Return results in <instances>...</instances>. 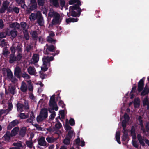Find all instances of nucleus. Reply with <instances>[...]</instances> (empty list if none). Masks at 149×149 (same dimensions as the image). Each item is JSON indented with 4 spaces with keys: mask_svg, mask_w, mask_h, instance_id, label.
<instances>
[{
    "mask_svg": "<svg viewBox=\"0 0 149 149\" xmlns=\"http://www.w3.org/2000/svg\"><path fill=\"white\" fill-rule=\"evenodd\" d=\"M74 3L76 4L74 6H71L69 8L70 13L73 17H79L81 11L79 6L81 5L79 0H70L69 1L70 4Z\"/></svg>",
    "mask_w": 149,
    "mask_h": 149,
    "instance_id": "nucleus-1",
    "label": "nucleus"
},
{
    "mask_svg": "<svg viewBox=\"0 0 149 149\" xmlns=\"http://www.w3.org/2000/svg\"><path fill=\"white\" fill-rule=\"evenodd\" d=\"M54 98L55 95H53L51 97L49 101L50 108L48 110L49 112L51 113L50 118L51 119L54 118L56 116V113L53 111V110L56 111L58 109V107L55 101Z\"/></svg>",
    "mask_w": 149,
    "mask_h": 149,
    "instance_id": "nucleus-2",
    "label": "nucleus"
},
{
    "mask_svg": "<svg viewBox=\"0 0 149 149\" xmlns=\"http://www.w3.org/2000/svg\"><path fill=\"white\" fill-rule=\"evenodd\" d=\"M120 119L122 121V126L124 130L122 139L123 140L125 141L128 136V131L125 130V128L127 125L128 124L129 117L127 114L125 113L123 116H120Z\"/></svg>",
    "mask_w": 149,
    "mask_h": 149,
    "instance_id": "nucleus-3",
    "label": "nucleus"
},
{
    "mask_svg": "<svg viewBox=\"0 0 149 149\" xmlns=\"http://www.w3.org/2000/svg\"><path fill=\"white\" fill-rule=\"evenodd\" d=\"M53 60V58L52 57H44L42 58L43 65L41 67L42 70L44 71L47 70L50 66V61Z\"/></svg>",
    "mask_w": 149,
    "mask_h": 149,
    "instance_id": "nucleus-4",
    "label": "nucleus"
},
{
    "mask_svg": "<svg viewBox=\"0 0 149 149\" xmlns=\"http://www.w3.org/2000/svg\"><path fill=\"white\" fill-rule=\"evenodd\" d=\"M48 116L47 110L46 109H42L39 115L37 118V121L38 122H41L45 119Z\"/></svg>",
    "mask_w": 149,
    "mask_h": 149,
    "instance_id": "nucleus-5",
    "label": "nucleus"
},
{
    "mask_svg": "<svg viewBox=\"0 0 149 149\" xmlns=\"http://www.w3.org/2000/svg\"><path fill=\"white\" fill-rule=\"evenodd\" d=\"M58 117H57L56 118V120L57 121V123L55 124L54 127H50L47 129V130L51 133H56V132L58 131L62 127V125L58 121Z\"/></svg>",
    "mask_w": 149,
    "mask_h": 149,
    "instance_id": "nucleus-6",
    "label": "nucleus"
},
{
    "mask_svg": "<svg viewBox=\"0 0 149 149\" xmlns=\"http://www.w3.org/2000/svg\"><path fill=\"white\" fill-rule=\"evenodd\" d=\"M131 134L132 137V144L133 146L136 148L137 147L138 145L137 142L135 141L134 140L136 139L135 129L134 126H132L131 130Z\"/></svg>",
    "mask_w": 149,
    "mask_h": 149,
    "instance_id": "nucleus-7",
    "label": "nucleus"
},
{
    "mask_svg": "<svg viewBox=\"0 0 149 149\" xmlns=\"http://www.w3.org/2000/svg\"><path fill=\"white\" fill-rule=\"evenodd\" d=\"M38 18L37 20V22L39 25L42 26L44 25V21L43 17L40 12H38Z\"/></svg>",
    "mask_w": 149,
    "mask_h": 149,
    "instance_id": "nucleus-8",
    "label": "nucleus"
},
{
    "mask_svg": "<svg viewBox=\"0 0 149 149\" xmlns=\"http://www.w3.org/2000/svg\"><path fill=\"white\" fill-rule=\"evenodd\" d=\"M13 108V106L12 103H8V109L6 110H0V115L1 116L3 114H7Z\"/></svg>",
    "mask_w": 149,
    "mask_h": 149,
    "instance_id": "nucleus-9",
    "label": "nucleus"
},
{
    "mask_svg": "<svg viewBox=\"0 0 149 149\" xmlns=\"http://www.w3.org/2000/svg\"><path fill=\"white\" fill-rule=\"evenodd\" d=\"M61 19L60 17V15L59 14L57 16H56L53 18L52 21L53 24H59L61 21Z\"/></svg>",
    "mask_w": 149,
    "mask_h": 149,
    "instance_id": "nucleus-10",
    "label": "nucleus"
},
{
    "mask_svg": "<svg viewBox=\"0 0 149 149\" xmlns=\"http://www.w3.org/2000/svg\"><path fill=\"white\" fill-rule=\"evenodd\" d=\"M145 78H143L138 83V91L140 92L143 89L144 86V82Z\"/></svg>",
    "mask_w": 149,
    "mask_h": 149,
    "instance_id": "nucleus-11",
    "label": "nucleus"
},
{
    "mask_svg": "<svg viewBox=\"0 0 149 149\" xmlns=\"http://www.w3.org/2000/svg\"><path fill=\"white\" fill-rule=\"evenodd\" d=\"M74 144H75L77 146H83L85 145V142L83 140H81L80 138L78 137L74 141Z\"/></svg>",
    "mask_w": 149,
    "mask_h": 149,
    "instance_id": "nucleus-12",
    "label": "nucleus"
},
{
    "mask_svg": "<svg viewBox=\"0 0 149 149\" xmlns=\"http://www.w3.org/2000/svg\"><path fill=\"white\" fill-rule=\"evenodd\" d=\"M9 2L6 1H4L3 6L1 9L0 11L1 13H3L4 12V11L7 9L8 8L9 5Z\"/></svg>",
    "mask_w": 149,
    "mask_h": 149,
    "instance_id": "nucleus-13",
    "label": "nucleus"
},
{
    "mask_svg": "<svg viewBox=\"0 0 149 149\" xmlns=\"http://www.w3.org/2000/svg\"><path fill=\"white\" fill-rule=\"evenodd\" d=\"M14 74L16 77L20 78L21 75V69L19 67H16L15 69Z\"/></svg>",
    "mask_w": 149,
    "mask_h": 149,
    "instance_id": "nucleus-14",
    "label": "nucleus"
},
{
    "mask_svg": "<svg viewBox=\"0 0 149 149\" xmlns=\"http://www.w3.org/2000/svg\"><path fill=\"white\" fill-rule=\"evenodd\" d=\"M19 123V121L17 120H15L11 122L8 127V130H10L13 127Z\"/></svg>",
    "mask_w": 149,
    "mask_h": 149,
    "instance_id": "nucleus-15",
    "label": "nucleus"
},
{
    "mask_svg": "<svg viewBox=\"0 0 149 149\" xmlns=\"http://www.w3.org/2000/svg\"><path fill=\"white\" fill-rule=\"evenodd\" d=\"M58 13L54 11L53 9H51L50 10L48 14V17H55L56 16L58 15Z\"/></svg>",
    "mask_w": 149,
    "mask_h": 149,
    "instance_id": "nucleus-16",
    "label": "nucleus"
},
{
    "mask_svg": "<svg viewBox=\"0 0 149 149\" xmlns=\"http://www.w3.org/2000/svg\"><path fill=\"white\" fill-rule=\"evenodd\" d=\"M38 144L43 146H45L46 145V142L45 140V138L43 137H41L38 141Z\"/></svg>",
    "mask_w": 149,
    "mask_h": 149,
    "instance_id": "nucleus-17",
    "label": "nucleus"
},
{
    "mask_svg": "<svg viewBox=\"0 0 149 149\" xmlns=\"http://www.w3.org/2000/svg\"><path fill=\"white\" fill-rule=\"evenodd\" d=\"M46 46L47 47V49L45 51V50L44 51V53L45 54H49L47 51H53L55 49V47L52 45L48 46L47 45H46Z\"/></svg>",
    "mask_w": 149,
    "mask_h": 149,
    "instance_id": "nucleus-18",
    "label": "nucleus"
},
{
    "mask_svg": "<svg viewBox=\"0 0 149 149\" xmlns=\"http://www.w3.org/2000/svg\"><path fill=\"white\" fill-rule=\"evenodd\" d=\"M37 7L36 0H31V3L30 7V10H32L36 9Z\"/></svg>",
    "mask_w": 149,
    "mask_h": 149,
    "instance_id": "nucleus-19",
    "label": "nucleus"
},
{
    "mask_svg": "<svg viewBox=\"0 0 149 149\" xmlns=\"http://www.w3.org/2000/svg\"><path fill=\"white\" fill-rule=\"evenodd\" d=\"M28 72L30 75H35L36 72L35 68L33 67L30 66L27 69Z\"/></svg>",
    "mask_w": 149,
    "mask_h": 149,
    "instance_id": "nucleus-20",
    "label": "nucleus"
},
{
    "mask_svg": "<svg viewBox=\"0 0 149 149\" xmlns=\"http://www.w3.org/2000/svg\"><path fill=\"white\" fill-rule=\"evenodd\" d=\"M140 103V99L139 98H135L133 104L135 108H138L139 107Z\"/></svg>",
    "mask_w": 149,
    "mask_h": 149,
    "instance_id": "nucleus-21",
    "label": "nucleus"
},
{
    "mask_svg": "<svg viewBox=\"0 0 149 149\" xmlns=\"http://www.w3.org/2000/svg\"><path fill=\"white\" fill-rule=\"evenodd\" d=\"M7 34L8 36H11V38L13 39L16 36L17 32L15 30H13L9 32H7Z\"/></svg>",
    "mask_w": 149,
    "mask_h": 149,
    "instance_id": "nucleus-22",
    "label": "nucleus"
},
{
    "mask_svg": "<svg viewBox=\"0 0 149 149\" xmlns=\"http://www.w3.org/2000/svg\"><path fill=\"white\" fill-rule=\"evenodd\" d=\"M39 12H40V11H38L37 12L36 14H35L34 13H32L30 15L29 17V19L30 20H33L34 21L36 19H38V13Z\"/></svg>",
    "mask_w": 149,
    "mask_h": 149,
    "instance_id": "nucleus-23",
    "label": "nucleus"
},
{
    "mask_svg": "<svg viewBox=\"0 0 149 149\" xmlns=\"http://www.w3.org/2000/svg\"><path fill=\"white\" fill-rule=\"evenodd\" d=\"M19 130V129L18 127L14 128L12 130L11 133V136H14L18 134Z\"/></svg>",
    "mask_w": 149,
    "mask_h": 149,
    "instance_id": "nucleus-24",
    "label": "nucleus"
},
{
    "mask_svg": "<svg viewBox=\"0 0 149 149\" xmlns=\"http://www.w3.org/2000/svg\"><path fill=\"white\" fill-rule=\"evenodd\" d=\"M12 136L10 132H7L4 135L3 138L6 141H9L10 139V137Z\"/></svg>",
    "mask_w": 149,
    "mask_h": 149,
    "instance_id": "nucleus-25",
    "label": "nucleus"
},
{
    "mask_svg": "<svg viewBox=\"0 0 149 149\" xmlns=\"http://www.w3.org/2000/svg\"><path fill=\"white\" fill-rule=\"evenodd\" d=\"M39 57L38 55L37 54H33L32 59V62L33 63H35L38 61Z\"/></svg>",
    "mask_w": 149,
    "mask_h": 149,
    "instance_id": "nucleus-26",
    "label": "nucleus"
},
{
    "mask_svg": "<svg viewBox=\"0 0 149 149\" xmlns=\"http://www.w3.org/2000/svg\"><path fill=\"white\" fill-rule=\"evenodd\" d=\"M13 145L15 147L10 148V149H20V148L22 146L21 142L14 143Z\"/></svg>",
    "mask_w": 149,
    "mask_h": 149,
    "instance_id": "nucleus-27",
    "label": "nucleus"
},
{
    "mask_svg": "<svg viewBox=\"0 0 149 149\" xmlns=\"http://www.w3.org/2000/svg\"><path fill=\"white\" fill-rule=\"evenodd\" d=\"M143 106L146 105L147 109L149 108V100L147 97H145L143 100Z\"/></svg>",
    "mask_w": 149,
    "mask_h": 149,
    "instance_id": "nucleus-28",
    "label": "nucleus"
},
{
    "mask_svg": "<svg viewBox=\"0 0 149 149\" xmlns=\"http://www.w3.org/2000/svg\"><path fill=\"white\" fill-rule=\"evenodd\" d=\"M21 91L23 92H25L27 90V88L26 84L23 82L22 83L20 87Z\"/></svg>",
    "mask_w": 149,
    "mask_h": 149,
    "instance_id": "nucleus-29",
    "label": "nucleus"
},
{
    "mask_svg": "<svg viewBox=\"0 0 149 149\" xmlns=\"http://www.w3.org/2000/svg\"><path fill=\"white\" fill-rule=\"evenodd\" d=\"M74 135L75 134L74 131L72 130H70L68 132L66 137L67 138H68L70 139L71 138L74 137Z\"/></svg>",
    "mask_w": 149,
    "mask_h": 149,
    "instance_id": "nucleus-30",
    "label": "nucleus"
},
{
    "mask_svg": "<svg viewBox=\"0 0 149 149\" xmlns=\"http://www.w3.org/2000/svg\"><path fill=\"white\" fill-rule=\"evenodd\" d=\"M137 123L140 125L141 129L143 130V132H145V130L143 129V126L142 124V118L141 116H139L138 118Z\"/></svg>",
    "mask_w": 149,
    "mask_h": 149,
    "instance_id": "nucleus-31",
    "label": "nucleus"
},
{
    "mask_svg": "<svg viewBox=\"0 0 149 149\" xmlns=\"http://www.w3.org/2000/svg\"><path fill=\"white\" fill-rule=\"evenodd\" d=\"M78 19L74 18H69L66 19V22L67 24H68L70 22H76L78 21Z\"/></svg>",
    "mask_w": 149,
    "mask_h": 149,
    "instance_id": "nucleus-32",
    "label": "nucleus"
},
{
    "mask_svg": "<svg viewBox=\"0 0 149 149\" xmlns=\"http://www.w3.org/2000/svg\"><path fill=\"white\" fill-rule=\"evenodd\" d=\"M17 111L20 112L23 111L24 109V106L20 103L17 104Z\"/></svg>",
    "mask_w": 149,
    "mask_h": 149,
    "instance_id": "nucleus-33",
    "label": "nucleus"
},
{
    "mask_svg": "<svg viewBox=\"0 0 149 149\" xmlns=\"http://www.w3.org/2000/svg\"><path fill=\"white\" fill-rule=\"evenodd\" d=\"M50 3L56 7L59 6L58 0H50Z\"/></svg>",
    "mask_w": 149,
    "mask_h": 149,
    "instance_id": "nucleus-34",
    "label": "nucleus"
},
{
    "mask_svg": "<svg viewBox=\"0 0 149 149\" xmlns=\"http://www.w3.org/2000/svg\"><path fill=\"white\" fill-rule=\"evenodd\" d=\"M42 97V98L39 101V104H42L43 102H46L48 99L47 98L45 95H43Z\"/></svg>",
    "mask_w": 149,
    "mask_h": 149,
    "instance_id": "nucleus-35",
    "label": "nucleus"
},
{
    "mask_svg": "<svg viewBox=\"0 0 149 149\" xmlns=\"http://www.w3.org/2000/svg\"><path fill=\"white\" fill-rule=\"evenodd\" d=\"M137 138L139 141L140 143L142 146H144L145 143L144 142V140L142 139L141 135L138 134L137 135Z\"/></svg>",
    "mask_w": 149,
    "mask_h": 149,
    "instance_id": "nucleus-36",
    "label": "nucleus"
},
{
    "mask_svg": "<svg viewBox=\"0 0 149 149\" xmlns=\"http://www.w3.org/2000/svg\"><path fill=\"white\" fill-rule=\"evenodd\" d=\"M10 26L11 28H15L18 29L19 28L20 25L17 23L15 22L10 24Z\"/></svg>",
    "mask_w": 149,
    "mask_h": 149,
    "instance_id": "nucleus-37",
    "label": "nucleus"
},
{
    "mask_svg": "<svg viewBox=\"0 0 149 149\" xmlns=\"http://www.w3.org/2000/svg\"><path fill=\"white\" fill-rule=\"evenodd\" d=\"M120 132L119 131H117L116 132V139L117 142L119 144H121V142L120 140Z\"/></svg>",
    "mask_w": 149,
    "mask_h": 149,
    "instance_id": "nucleus-38",
    "label": "nucleus"
},
{
    "mask_svg": "<svg viewBox=\"0 0 149 149\" xmlns=\"http://www.w3.org/2000/svg\"><path fill=\"white\" fill-rule=\"evenodd\" d=\"M26 128L25 127H23L20 130L19 132L20 135L22 137H23L26 132Z\"/></svg>",
    "mask_w": 149,
    "mask_h": 149,
    "instance_id": "nucleus-39",
    "label": "nucleus"
},
{
    "mask_svg": "<svg viewBox=\"0 0 149 149\" xmlns=\"http://www.w3.org/2000/svg\"><path fill=\"white\" fill-rule=\"evenodd\" d=\"M46 140L49 143H52L54 142L57 140V138H53L52 137H47L46 138Z\"/></svg>",
    "mask_w": 149,
    "mask_h": 149,
    "instance_id": "nucleus-40",
    "label": "nucleus"
},
{
    "mask_svg": "<svg viewBox=\"0 0 149 149\" xmlns=\"http://www.w3.org/2000/svg\"><path fill=\"white\" fill-rule=\"evenodd\" d=\"M21 27L23 29L24 31H27V29L29 28L28 26H27L26 23L24 22L21 23Z\"/></svg>",
    "mask_w": 149,
    "mask_h": 149,
    "instance_id": "nucleus-41",
    "label": "nucleus"
},
{
    "mask_svg": "<svg viewBox=\"0 0 149 149\" xmlns=\"http://www.w3.org/2000/svg\"><path fill=\"white\" fill-rule=\"evenodd\" d=\"M18 116L21 119H24L28 117L27 115H26L24 113H20L18 115Z\"/></svg>",
    "mask_w": 149,
    "mask_h": 149,
    "instance_id": "nucleus-42",
    "label": "nucleus"
},
{
    "mask_svg": "<svg viewBox=\"0 0 149 149\" xmlns=\"http://www.w3.org/2000/svg\"><path fill=\"white\" fill-rule=\"evenodd\" d=\"M15 60H16V58H15L14 57V55L13 54H12L10 57V63H12Z\"/></svg>",
    "mask_w": 149,
    "mask_h": 149,
    "instance_id": "nucleus-43",
    "label": "nucleus"
},
{
    "mask_svg": "<svg viewBox=\"0 0 149 149\" xmlns=\"http://www.w3.org/2000/svg\"><path fill=\"white\" fill-rule=\"evenodd\" d=\"M59 117L62 119H63L64 118V111L63 110H60L59 111Z\"/></svg>",
    "mask_w": 149,
    "mask_h": 149,
    "instance_id": "nucleus-44",
    "label": "nucleus"
},
{
    "mask_svg": "<svg viewBox=\"0 0 149 149\" xmlns=\"http://www.w3.org/2000/svg\"><path fill=\"white\" fill-rule=\"evenodd\" d=\"M68 119H66V124L65 125V129L66 130H70L71 129L72 127L70 126L69 125H68Z\"/></svg>",
    "mask_w": 149,
    "mask_h": 149,
    "instance_id": "nucleus-45",
    "label": "nucleus"
},
{
    "mask_svg": "<svg viewBox=\"0 0 149 149\" xmlns=\"http://www.w3.org/2000/svg\"><path fill=\"white\" fill-rule=\"evenodd\" d=\"M47 40L48 42L51 43H55L56 41L53 40L51 37V36H49L47 38Z\"/></svg>",
    "mask_w": 149,
    "mask_h": 149,
    "instance_id": "nucleus-46",
    "label": "nucleus"
},
{
    "mask_svg": "<svg viewBox=\"0 0 149 149\" xmlns=\"http://www.w3.org/2000/svg\"><path fill=\"white\" fill-rule=\"evenodd\" d=\"M26 145L27 146L31 148H32L33 146V142L31 141H28L26 142Z\"/></svg>",
    "mask_w": 149,
    "mask_h": 149,
    "instance_id": "nucleus-47",
    "label": "nucleus"
},
{
    "mask_svg": "<svg viewBox=\"0 0 149 149\" xmlns=\"http://www.w3.org/2000/svg\"><path fill=\"white\" fill-rule=\"evenodd\" d=\"M27 82L29 84L28 89L30 91H32L33 90V87L31 84V81H28Z\"/></svg>",
    "mask_w": 149,
    "mask_h": 149,
    "instance_id": "nucleus-48",
    "label": "nucleus"
},
{
    "mask_svg": "<svg viewBox=\"0 0 149 149\" xmlns=\"http://www.w3.org/2000/svg\"><path fill=\"white\" fill-rule=\"evenodd\" d=\"M70 139L67 138V137H66L63 141L64 144L66 145L69 144L70 143Z\"/></svg>",
    "mask_w": 149,
    "mask_h": 149,
    "instance_id": "nucleus-49",
    "label": "nucleus"
},
{
    "mask_svg": "<svg viewBox=\"0 0 149 149\" xmlns=\"http://www.w3.org/2000/svg\"><path fill=\"white\" fill-rule=\"evenodd\" d=\"M15 89V88L14 86L9 87V90L10 92L13 94L14 93V91Z\"/></svg>",
    "mask_w": 149,
    "mask_h": 149,
    "instance_id": "nucleus-50",
    "label": "nucleus"
},
{
    "mask_svg": "<svg viewBox=\"0 0 149 149\" xmlns=\"http://www.w3.org/2000/svg\"><path fill=\"white\" fill-rule=\"evenodd\" d=\"M24 37L27 40H28L29 38V36L27 32V30L24 31Z\"/></svg>",
    "mask_w": 149,
    "mask_h": 149,
    "instance_id": "nucleus-51",
    "label": "nucleus"
},
{
    "mask_svg": "<svg viewBox=\"0 0 149 149\" xmlns=\"http://www.w3.org/2000/svg\"><path fill=\"white\" fill-rule=\"evenodd\" d=\"M35 117L33 114L31 116L30 118L27 119V121L31 123L33 120H35Z\"/></svg>",
    "mask_w": 149,
    "mask_h": 149,
    "instance_id": "nucleus-52",
    "label": "nucleus"
},
{
    "mask_svg": "<svg viewBox=\"0 0 149 149\" xmlns=\"http://www.w3.org/2000/svg\"><path fill=\"white\" fill-rule=\"evenodd\" d=\"M7 76L9 78H11L12 77V73L9 70L7 71Z\"/></svg>",
    "mask_w": 149,
    "mask_h": 149,
    "instance_id": "nucleus-53",
    "label": "nucleus"
},
{
    "mask_svg": "<svg viewBox=\"0 0 149 149\" xmlns=\"http://www.w3.org/2000/svg\"><path fill=\"white\" fill-rule=\"evenodd\" d=\"M149 92V90L148 91L145 88L143 91L141 92V95H144L148 94Z\"/></svg>",
    "mask_w": 149,
    "mask_h": 149,
    "instance_id": "nucleus-54",
    "label": "nucleus"
},
{
    "mask_svg": "<svg viewBox=\"0 0 149 149\" xmlns=\"http://www.w3.org/2000/svg\"><path fill=\"white\" fill-rule=\"evenodd\" d=\"M31 34L33 38H36L37 36V33L36 31H32Z\"/></svg>",
    "mask_w": 149,
    "mask_h": 149,
    "instance_id": "nucleus-55",
    "label": "nucleus"
},
{
    "mask_svg": "<svg viewBox=\"0 0 149 149\" xmlns=\"http://www.w3.org/2000/svg\"><path fill=\"white\" fill-rule=\"evenodd\" d=\"M70 124L71 126H73L75 125V121L74 119L71 118L69 121Z\"/></svg>",
    "mask_w": 149,
    "mask_h": 149,
    "instance_id": "nucleus-56",
    "label": "nucleus"
},
{
    "mask_svg": "<svg viewBox=\"0 0 149 149\" xmlns=\"http://www.w3.org/2000/svg\"><path fill=\"white\" fill-rule=\"evenodd\" d=\"M42 11L43 13L46 15L47 16V9L44 7H42Z\"/></svg>",
    "mask_w": 149,
    "mask_h": 149,
    "instance_id": "nucleus-57",
    "label": "nucleus"
},
{
    "mask_svg": "<svg viewBox=\"0 0 149 149\" xmlns=\"http://www.w3.org/2000/svg\"><path fill=\"white\" fill-rule=\"evenodd\" d=\"M32 125L34 126L36 129L38 130H42V128L38 124H33L32 123Z\"/></svg>",
    "mask_w": 149,
    "mask_h": 149,
    "instance_id": "nucleus-58",
    "label": "nucleus"
},
{
    "mask_svg": "<svg viewBox=\"0 0 149 149\" xmlns=\"http://www.w3.org/2000/svg\"><path fill=\"white\" fill-rule=\"evenodd\" d=\"M22 57V54L20 53H19L17 57H16V60L17 61H19L21 59Z\"/></svg>",
    "mask_w": 149,
    "mask_h": 149,
    "instance_id": "nucleus-59",
    "label": "nucleus"
},
{
    "mask_svg": "<svg viewBox=\"0 0 149 149\" xmlns=\"http://www.w3.org/2000/svg\"><path fill=\"white\" fill-rule=\"evenodd\" d=\"M61 6L63 8L65 6V2L64 0H61L60 1Z\"/></svg>",
    "mask_w": 149,
    "mask_h": 149,
    "instance_id": "nucleus-60",
    "label": "nucleus"
},
{
    "mask_svg": "<svg viewBox=\"0 0 149 149\" xmlns=\"http://www.w3.org/2000/svg\"><path fill=\"white\" fill-rule=\"evenodd\" d=\"M7 44V43L6 42V41L4 40H2L1 43V46L2 47H5Z\"/></svg>",
    "mask_w": 149,
    "mask_h": 149,
    "instance_id": "nucleus-61",
    "label": "nucleus"
},
{
    "mask_svg": "<svg viewBox=\"0 0 149 149\" xmlns=\"http://www.w3.org/2000/svg\"><path fill=\"white\" fill-rule=\"evenodd\" d=\"M22 77L25 79L26 78L27 79H28L30 78V77L29 75L26 73H23L22 74Z\"/></svg>",
    "mask_w": 149,
    "mask_h": 149,
    "instance_id": "nucleus-62",
    "label": "nucleus"
},
{
    "mask_svg": "<svg viewBox=\"0 0 149 149\" xmlns=\"http://www.w3.org/2000/svg\"><path fill=\"white\" fill-rule=\"evenodd\" d=\"M3 54L4 56H6L8 54H9V52L7 49H4L3 51Z\"/></svg>",
    "mask_w": 149,
    "mask_h": 149,
    "instance_id": "nucleus-63",
    "label": "nucleus"
},
{
    "mask_svg": "<svg viewBox=\"0 0 149 149\" xmlns=\"http://www.w3.org/2000/svg\"><path fill=\"white\" fill-rule=\"evenodd\" d=\"M10 49L13 54H14L15 53V50L14 45L11 47Z\"/></svg>",
    "mask_w": 149,
    "mask_h": 149,
    "instance_id": "nucleus-64",
    "label": "nucleus"
}]
</instances>
